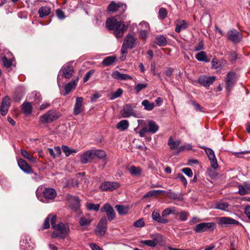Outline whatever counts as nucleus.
Segmentation results:
<instances>
[{"instance_id": "1", "label": "nucleus", "mask_w": 250, "mask_h": 250, "mask_svg": "<svg viewBox=\"0 0 250 250\" xmlns=\"http://www.w3.org/2000/svg\"><path fill=\"white\" fill-rule=\"evenodd\" d=\"M106 26L109 30H113L115 36L118 38L122 37L127 29L123 22L118 21L114 17L106 20Z\"/></svg>"}, {"instance_id": "2", "label": "nucleus", "mask_w": 250, "mask_h": 250, "mask_svg": "<svg viewBox=\"0 0 250 250\" xmlns=\"http://www.w3.org/2000/svg\"><path fill=\"white\" fill-rule=\"evenodd\" d=\"M53 229H55L52 233L51 236L53 238H64L69 232V227L67 223H59L53 226Z\"/></svg>"}, {"instance_id": "3", "label": "nucleus", "mask_w": 250, "mask_h": 250, "mask_svg": "<svg viewBox=\"0 0 250 250\" xmlns=\"http://www.w3.org/2000/svg\"><path fill=\"white\" fill-rule=\"evenodd\" d=\"M136 41L137 38L135 36L130 34L127 35L124 41L121 48L122 53L127 54V49H132L136 45Z\"/></svg>"}, {"instance_id": "4", "label": "nucleus", "mask_w": 250, "mask_h": 250, "mask_svg": "<svg viewBox=\"0 0 250 250\" xmlns=\"http://www.w3.org/2000/svg\"><path fill=\"white\" fill-rule=\"evenodd\" d=\"M136 104H128L124 105L120 113L124 118H128L130 116L137 117L134 109L136 107Z\"/></svg>"}, {"instance_id": "5", "label": "nucleus", "mask_w": 250, "mask_h": 250, "mask_svg": "<svg viewBox=\"0 0 250 250\" xmlns=\"http://www.w3.org/2000/svg\"><path fill=\"white\" fill-rule=\"evenodd\" d=\"M120 186V184L116 181H105L101 183L99 188L102 191H112L118 188Z\"/></svg>"}, {"instance_id": "6", "label": "nucleus", "mask_w": 250, "mask_h": 250, "mask_svg": "<svg viewBox=\"0 0 250 250\" xmlns=\"http://www.w3.org/2000/svg\"><path fill=\"white\" fill-rule=\"evenodd\" d=\"M59 117L58 113L56 111L49 110L40 117V122L43 124L51 122L57 120Z\"/></svg>"}, {"instance_id": "7", "label": "nucleus", "mask_w": 250, "mask_h": 250, "mask_svg": "<svg viewBox=\"0 0 250 250\" xmlns=\"http://www.w3.org/2000/svg\"><path fill=\"white\" fill-rule=\"evenodd\" d=\"M215 228V224L213 223H201L196 225L193 230L197 233H201L210 230H213Z\"/></svg>"}, {"instance_id": "8", "label": "nucleus", "mask_w": 250, "mask_h": 250, "mask_svg": "<svg viewBox=\"0 0 250 250\" xmlns=\"http://www.w3.org/2000/svg\"><path fill=\"white\" fill-rule=\"evenodd\" d=\"M228 40L234 43H237L242 41V34L237 30L233 29L227 32Z\"/></svg>"}, {"instance_id": "9", "label": "nucleus", "mask_w": 250, "mask_h": 250, "mask_svg": "<svg viewBox=\"0 0 250 250\" xmlns=\"http://www.w3.org/2000/svg\"><path fill=\"white\" fill-rule=\"evenodd\" d=\"M126 9V6L125 4L121 2L116 3L112 1L108 5L107 10L109 12H115L119 11L121 13H124Z\"/></svg>"}, {"instance_id": "10", "label": "nucleus", "mask_w": 250, "mask_h": 250, "mask_svg": "<svg viewBox=\"0 0 250 250\" xmlns=\"http://www.w3.org/2000/svg\"><path fill=\"white\" fill-rule=\"evenodd\" d=\"M236 73L233 72H229L228 73L225 79L226 89L228 91L230 92L232 88L234 86L236 81Z\"/></svg>"}, {"instance_id": "11", "label": "nucleus", "mask_w": 250, "mask_h": 250, "mask_svg": "<svg viewBox=\"0 0 250 250\" xmlns=\"http://www.w3.org/2000/svg\"><path fill=\"white\" fill-rule=\"evenodd\" d=\"M216 79L215 76L203 75L199 77L198 82L204 87H208L214 83Z\"/></svg>"}, {"instance_id": "12", "label": "nucleus", "mask_w": 250, "mask_h": 250, "mask_svg": "<svg viewBox=\"0 0 250 250\" xmlns=\"http://www.w3.org/2000/svg\"><path fill=\"white\" fill-rule=\"evenodd\" d=\"M107 220L105 217H102L98 223L95 233L96 235L102 236H104L106 230Z\"/></svg>"}, {"instance_id": "13", "label": "nucleus", "mask_w": 250, "mask_h": 250, "mask_svg": "<svg viewBox=\"0 0 250 250\" xmlns=\"http://www.w3.org/2000/svg\"><path fill=\"white\" fill-rule=\"evenodd\" d=\"M101 212H105L109 221L112 220L115 217V212L113 208L109 204H105L101 209Z\"/></svg>"}, {"instance_id": "14", "label": "nucleus", "mask_w": 250, "mask_h": 250, "mask_svg": "<svg viewBox=\"0 0 250 250\" xmlns=\"http://www.w3.org/2000/svg\"><path fill=\"white\" fill-rule=\"evenodd\" d=\"M10 105V99L8 96L4 97L0 107V112L2 116H5L8 112Z\"/></svg>"}, {"instance_id": "15", "label": "nucleus", "mask_w": 250, "mask_h": 250, "mask_svg": "<svg viewBox=\"0 0 250 250\" xmlns=\"http://www.w3.org/2000/svg\"><path fill=\"white\" fill-rule=\"evenodd\" d=\"M83 99L82 97H77L73 109V114L78 115L83 111L84 107L83 105Z\"/></svg>"}, {"instance_id": "16", "label": "nucleus", "mask_w": 250, "mask_h": 250, "mask_svg": "<svg viewBox=\"0 0 250 250\" xmlns=\"http://www.w3.org/2000/svg\"><path fill=\"white\" fill-rule=\"evenodd\" d=\"M57 219V217L55 215L51 214H49L45 219L43 227L42 229V230L46 229H49L50 227V223L49 221L51 222V224L52 226V228H53V226H54Z\"/></svg>"}, {"instance_id": "17", "label": "nucleus", "mask_w": 250, "mask_h": 250, "mask_svg": "<svg viewBox=\"0 0 250 250\" xmlns=\"http://www.w3.org/2000/svg\"><path fill=\"white\" fill-rule=\"evenodd\" d=\"M219 224L222 225L228 226L229 225H238L239 222L231 218L228 217H222L219 219Z\"/></svg>"}, {"instance_id": "18", "label": "nucleus", "mask_w": 250, "mask_h": 250, "mask_svg": "<svg viewBox=\"0 0 250 250\" xmlns=\"http://www.w3.org/2000/svg\"><path fill=\"white\" fill-rule=\"evenodd\" d=\"M111 75L114 79L120 81H128L133 79L132 76L126 74L121 73L118 71H114Z\"/></svg>"}, {"instance_id": "19", "label": "nucleus", "mask_w": 250, "mask_h": 250, "mask_svg": "<svg viewBox=\"0 0 250 250\" xmlns=\"http://www.w3.org/2000/svg\"><path fill=\"white\" fill-rule=\"evenodd\" d=\"M174 24L176 26L175 31L179 33L181 30L186 29L188 27V23L185 20H177L175 21Z\"/></svg>"}, {"instance_id": "20", "label": "nucleus", "mask_w": 250, "mask_h": 250, "mask_svg": "<svg viewBox=\"0 0 250 250\" xmlns=\"http://www.w3.org/2000/svg\"><path fill=\"white\" fill-rule=\"evenodd\" d=\"M94 159L92 150H88L83 153L81 157L80 161L82 164H86Z\"/></svg>"}, {"instance_id": "21", "label": "nucleus", "mask_w": 250, "mask_h": 250, "mask_svg": "<svg viewBox=\"0 0 250 250\" xmlns=\"http://www.w3.org/2000/svg\"><path fill=\"white\" fill-rule=\"evenodd\" d=\"M92 220L93 218L89 214H85L80 218L79 225L81 227H87Z\"/></svg>"}, {"instance_id": "22", "label": "nucleus", "mask_w": 250, "mask_h": 250, "mask_svg": "<svg viewBox=\"0 0 250 250\" xmlns=\"http://www.w3.org/2000/svg\"><path fill=\"white\" fill-rule=\"evenodd\" d=\"M211 66L213 69L221 70L226 65V61L223 60L219 61L215 58L212 59Z\"/></svg>"}, {"instance_id": "23", "label": "nucleus", "mask_w": 250, "mask_h": 250, "mask_svg": "<svg viewBox=\"0 0 250 250\" xmlns=\"http://www.w3.org/2000/svg\"><path fill=\"white\" fill-rule=\"evenodd\" d=\"M18 164L20 168L24 172L26 173H32L31 167L23 159H19L18 161Z\"/></svg>"}, {"instance_id": "24", "label": "nucleus", "mask_w": 250, "mask_h": 250, "mask_svg": "<svg viewBox=\"0 0 250 250\" xmlns=\"http://www.w3.org/2000/svg\"><path fill=\"white\" fill-rule=\"evenodd\" d=\"M42 193L44 198L47 200H53L57 195L55 190L52 188H45Z\"/></svg>"}, {"instance_id": "25", "label": "nucleus", "mask_w": 250, "mask_h": 250, "mask_svg": "<svg viewBox=\"0 0 250 250\" xmlns=\"http://www.w3.org/2000/svg\"><path fill=\"white\" fill-rule=\"evenodd\" d=\"M63 76L66 79L70 78L73 74V68L70 65H66L62 69Z\"/></svg>"}, {"instance_id": "26", "label": "nucleus", "mask_w": 250, "mask_h": 250, "mask_svg": "<svg viewBox=\"0 0 250 250\" xmlns=\"http://www.w3.org/2000/svg\"><path fill=\"white\" fill-rule=\"evenodd\" d=\"M152 217L154 220L160 223L166 224L168 222V220L167 219H165L161 217L159 213L155 210H154L152 213Z\"/></svg>"}, {"instance_id": "27", "label": "nucleus", "mask_w": 250, "mask_h": 250, "mask_svg": "<svg viewBox=\"0 0 250 250\" xmlns=\"http://www.w3.org/2000/svg\"><path fill=\"white\" fill-rule=\"evenodd\" d=\"M146 127L148 132L152 134L155 133L159 129V126L152 120L148 121Z\"/></svg>"}, {"instance_id": "28", "label": "nucleus", "mask_w": 250, "mask_h": 250, "mask_svg": "<svg viewBox=\"0 0 250 250\" xmlns=\"http://www.w3.org/2000/svg\"><path fill=\"white\" fill-rule=\"evenodd\" d=\"M21 111L25 115L30 114L32 111V106L29 102H24L21 105Z\"/></svg>"}, {"instance_id": "29", "label": "nucleus", "mask_w": 250, "mask_h": 250, "mask_svg": "<svg viewBox=\"0 0 250 250\" xmlns=\"http://www.w3.org/2000/svg\"><path fill=\"white\" fill-rule=\"evenodd\" d=\"M195 58L200 62H208L210 61L208 57L207 53L204 51H201L198 53L195 56Z\"/></svg>"}, {"instance_id": "30", "label": "nucleus", "mask_w": 250, "mask_h": 250, "mask_svg": "<svg viewBox=\"0 0 250 250\" xmlns=\"http://www.w3.org/2000/svg\"><path fill=\"white\" fill-rule=\"evenodd\" d=\"M78 80H73L67 83L65 87V94H68L73 89H74L77 85Z\"/></svg>"}, {"instance_id": "31", "label": "nucleus", "mask_w": 250, "mask_h": 250, "mask_svg": "<svg viewBox=\"0 0 250 250\" xmlns=\"http://www.w3.org/2000/svg\"><path fill=\"white\" fill-rule=\"evenodd\" d=\"M21 152L22 156L29 161L33 163H36V158L34 157L32 154H30L28 151L22 149H21Z\"/></svg>"}, {"instance_id": "32", "label": "nucleus", "mask_w": 250, "mask_h": 250, "mask_svg": "<svg viewBox=\"0 0 250 250\" xmlns=\"http://www.w3.org/2000/svg\"><path fill=\"white\" fill-rule=\"evenodd\" d=\"M128 170L130 173L134 176H139L141 174L142 169L140 167H136L132 166L128 167Z\"/></svg>"}, {"instance_id": "33", "label": "nucleus", "mask_w": 250, "mask_h": 250, "mask_svg": "<svg viewBox=\"0 0 250 250\" xmlns=\"http://www.w3.org/2000/svg\"><path fill=\"white\" fill-rule=\"evenodd\" d=\"M51 12L50 8L48 6H43L41 7L38 13L41 18H43L50 14Z\"/></svg>"}, {"instance_id": "34", "label": "nucleus", "mask_w": 250, "mask_h": 250, "mask_svg": "<svg viewBox=\"0 0 250 250\" xmlns=\"http://www.w3.org/2000/svg\"><path fill=\"white\" fill-rule=\"evenodd\" d=\"M129 126V122L127 120H123L119 122L117 125L116 127L122 131H125L126 130Z\"/></svg>"}, {"instance_id": "35", "label": "nucleus", "mask_w": 250, "mask_h": 250, "mask_svg": "<svg viewBox=\"0 0 250 250\" xmlns=\"http://www.w3.org/2000/svg\"><path fill=\"white\" fill-rule=\"evenodd\" d=\"M115 208L120 215L126 214L129 210L128 207L122 205H116Z\"/></svg>"}, {"instance_id": "36", "label": "nucleus", "mask_w": 250, "mask_h": 250, "mask_svg": "<svg viewBox=\"0 0 250 250\" xmlns=\"http://www.w3.org/2000/svg\"><path fill=\"white\" fill-rule=\"evenodd\" d=\"M142 104L144 107V109L147 111H151L154 108L155 104L153 103H150L147 100H144L142 102Z\"/></svg>"}, {"instance_id": "37", "label": "nucleus", "mask_w": 250, "mask_h": 250, "mask_svg": "<svg viewBox=\"0 0 250 250\" xmlns=\"http://www.w3.org/2000/svg\"><path fill=\"white\" fill-rule=\"evenodd\" d=\"M229 204L227 202L224 201H221L217 202L215 204V207H214V208L216 209H221L224 211H227L228 210L227 209L229 208Z\"/></svg>"}, {"instance_id": "38", "label": "nucleus", "mask_w": 250, "mask_h": 250, "mask_svg": "<svg viewBox=\"0 0 250 250\" xmlns=\"http://www.w3.org/2000/svg\"><path fill=\"white\" fill-rule=\"evenodd\" d=\"M140 243L150 247H155L158 244V239L154 238L153 240H142Z\"/></svg>"}, {"instance_id": "39", "label": "nucleus", "mask_w": 250, "mask_h": 250, "mask_svg": "<svg viewBox=\"0 0 250 250\" xmlns=\"http://www.w3.org/2000/svg\"><path fill=\"white\" fill-rule=\"evenodd\" d=\"M115 56H111L106 57L103 61L102 63L104 66H109L112 64L116 60Z\"/></svg>"}, {"instance_id": "40", "label": "nucleus", "mask_w": 250, "mask_h": 250, "mask_svg": "<svg viewBox=\"0 0 250 250\" xmlns=\"http://www.w3.org/2000/svg\"><path fill=\"white\" fill-rule=\"evenodd\" d=\"M178 213L175 207H170L166 208L162 212V216L165 217L170 214H177Z\"/></svg>"}, {"instance_id": "41", "label": "nucleus", "mask_w": 250, "mask_h": 250, "mask_svg": "<svg viewBox=\"0 0 250 250\" xmlns=\"http://www.w3.org/2000/svg\"><path fill=\"white\" fill-rule=\"evenodd\" d=\"M180 144L181 141L180 140L174 141L171 137L169 138L168 145L170 146L171 149L176 148L178 146H179Z\"/></svg>"}, {"instance_id": "42", "label": "nucleus", "mask_w": 250, "mask_h": 250, "mask_svg": "<svg viewBox=\"0 0 250 250\" xmlns=\"http://www.w3.org/2000/svg\"><path fill=\"white\" fill-rule=\"evenodd\" d=\"M156 43L159 46H164L167 44L166 39L164 36H158L156 38Z\"/></svg>"}, {"instance_id": "43", "label": "nucleus", "mask_w": 250, "mask_h": 250, "mask_svg": "<svg viewBox=\"0 0 250 250\" xmlns=\"http://www.w3.org/2000/svg\"><path fill=\"white\" fill-rule=\"evenodd\" d=\"M62 148L66 157L69 156L71 153H75L77 152L76 149H70L68 146L65 145L62 146Z\"/></svg>"}, {"instance_id": "44", "label": "nucleus", "mask_w": 250, "mask_h": 250, "mask_svg": "<svg viewBox=\"0 0 250 250\" xmlns=\"http://www.w3.org/2000/svg\"><path fill=\"white\" fill-rule=\"evenodd\" d=\"M94 158L97 157L99 158H104L106 156L105 152L102 150H92Z\"/></svg>"}, {"instance_id": "45", "label": "nucleus", "mask_w": 250, "mask_h": 250, "mask_svg": "<svg viewBox=\"0 0 250 250\" xmlns=\"http://www.w3.org/2000/svg\"><path fill=\"white\" fill-rule=\"evenodd\" d=\"M86 207L89 210H94L97 211L99 210L100 206L99 204H94L93 203H86Z\"/></svg>"}, {"instance_id": "46", "label": "nucleus", "mask_w": 250, "mask_h": 250, "mask_svg": "<svg viewBox=\"0 0 250 250\" xmlns=\"http://www.w3.org/2000/svg\"><path fill=\"white\" fill-rule=\"evenodd\" d=\"M123 93V90L121 88H118L117 91L112 92L111 94V100L115 99L122 96Z\"/></svg>"}, {"instance_id": "47", "label": "nucleus", "mask_w": 250, "mask_h": 250, "mask_svg": "<svg viewBox=\"0 0 250 250\" xmlns=\"http://www.w3.org/2000/svg\"><path fill=\"white\" fill-rule=\"evenodd\" d=\"M70 202L73 204V206L76 208H79L80 199L78 197L73 196L69 199Z\"/></svg>"}, {"instance_id": "48", "label": "nucleus", "mask_w": 250, "mask_h": 250, "mask_svg": "<svg viewBox=\"0 0 250 250\" xmlns=\"http://www.w3.org/2000/svg\"><path fill=\"white\" fill-rule=\"evenodd\" d=\"M173 69L171 68H167L165 72L166 75V80L168 82H171L170 77L172 75Z\"/></svg>"}, {"instance_id": "49", "label": "nucleus", "mask_w": 250, "mask_h": 250, "mask_svg": "<svg viewBox=\"0 0 250 250\" xmlns=\"http://www.w3.org/2000/svg\"><path fill=\"white\" fill-rule=\"evenodd\" d=\"M2 61L4 67L9 68L12 64V60L8 59L6 57H3L2 58Z\"/></svg>"}, {"instance_id": "50", "label": "nucleus", "mask_w": 250, "mask_h": 250, "mask_svg": "<svg viewBox=\"0 0 250 250\" xmlns=\"http://www.w3.org/2000/svg\"><path fill=\"white\" fill-rule=\"evenodd\" d=\"M167 12L166 9L164 8H161L159 11V18L160 19L163 20L167 16Z\"/></svg>"}, {"instance_id": "51", "label": "nucleus", "mask_w": 250, "mask_h": 250, "mask_svg": "<svg viewBox=\"0 0 250 250\" xmlns=\"http://www.w3.org/2000/svg\"><path fill=\"white\" fill-rule=\"evenodd\" d=\"M201 148L205 150L206 153L207 154L209 159L212 158H213L214 157H215L214 151L211 149L206 148L204 146L201 147Z\"/></svg>"}, {"instance_id": "52", "label": "nucleus", "mask_w": 250, "mask_h": 250, "mask_svg": "<svg viewBox=\"0 0 250 250\" xmlns=\"http://www.w3.org/2000/svg\"><path fill=\"white\" fill-rule=\"evenodd\" d=\"M163 192H164L163 190H151L145 195L144 198L156 196Z\"/></svg>"}, {"instance_id": "53", "label": "nucleus", "mask_w": 250, "mask_h": 250, "mask_svg": "<svg viewBox=\"0 0 250 250\" xmlns=\"http://www.w3.org/2000/svg\"><path fill=\"white\" fill-rule=\"evenodd\" d=\"M204 49V42L203 40H201L195 46L194 51H199L202 50Z\"/></svg>"}, {"instance_id": "54", "label": "nucleus", "mask_w": 250, "mask_h": 250, "mask_svg": "<svg viewBox=\"0 0 250 250\" xmlns=\"http://www.w3.org/2000/svg\"><path fill=\"white\" fill-rule=\"evenodd\" d=\"M147 86V84L146 83H139L136 85L135 89L136 91V93H138L143 89L146 88Z\"/></svg>"}, {"instance_id": "55", "label": "nucleus", "mask_w": 250, "mask_h": 250, "mask_svg": "<svg viewBox=\"0 0 250 250\" xmlns=\"http://www.w3.org/2000/svg\"><path fill=\"white\" fill-rule=\"evenodd\" d=\"M94 71L93 69L90 70L88 72H87L84 75L83 81L84 83H85L88 81V80L90 78L92 75L94 74Z\"/></svg>"}, {"instance_id": "56", "label": "nucleus", "mask_w": 250, "mask_h": 250, "mask_svg": "<svg viewBox=\"0 0 250 250\" xmlns=\"http://www.w3.org/2000/svg\"><path fill=\"white\" fill-rule=\"evenodd\" d=\"M145 223L143 219H140L135 221L133 226L136 228H142L145 226Z\"/></svg>"}, {"instance_id": "57", "label": "nucleus", "mask_w": 250, "mask_h": 250, "mask_svg": "<svg viewBox=\"0 0 250 250\" xmlns=\"http://www.w3.org/2000/svg\"><path fill=\"white\" fill-rule=\"evenodd\" d=\"M188 213L185 211H182L179 213L180 220L182 221H185L187 220Z\"/></svg>"}, {"instance_id": "58", "label": "nucleus", "mask_w": 250, "mask_h": 250, "mask_svg": "<svg viewBox=\"0 0 250 250\" xmlns=\"http://www.w3.org/2000/svg\"><path fill=\"white\" fill-rule=\"evenodd\" d=\"M239 188V193L241 195H244L245 194H248V191H247V189H246V188L244 186L239 185L238 186Z\"/></svg>"}, {"instance_id": "59", "label": "nucleus", "mask_w": 250, "mask_h": 250, "mask_svg": "<svg viewBox=\"0 0 250 250\" xmlns=\"http://www.w3.org/2000/svg\"><path fill=\"white\" fill-rule=\"evenodd\" d=\"M182 171L184 172L186 175H187L189 177H191L193 175L192 171L191 169L188 167L184 168L182 169Z\"/></svg>"}, {"instance_id": "60", "label": "nucleus", "mask_w": 250, "mask_h": 250, "mask_svg": "<svg viewBox=\"0 0 250 250\" xmlns=\"http://www.w3.org/2000/svg\"><path fill=\"white\" fill-rule=\"evenodd\" d=\"M176 178L179 179L186 186L187 185V181L184 176L181 173L177 174Z\"/></svg>"}, {"instance_id": "61", "label": "nucleus", "mask_w": 250, "mask_h": 250, "mask_svg": "<svg viewBox=\"0 0 250 250\" xmlns=\"http://www.w3.org/2000/svg\"><path fill=\"white\" fill-rule=\"evenodd\" d=\"M210 161V164L211 167L214 168L216 169L218 167V163L217 161V159L215 157H214L213 158H210L209 159Z\"/></svg>"}, {"instance_id": "62", "label": "nucleus", "mask_w": 250, "mask_h": 250, "mask_svg": "<svg viewBox=\"0 0 250 250\" xmlns=\"http://www.w3.org/2000/svg\"><path fill=\"white\" fill-rule=\"evenodd\" d=\"M191 104L194 107L195 110L197 111H201L202 109V107L200 106L199 104L195 102L194 101L191 100Z\"/></svg>"}, {"instance_id": "63", "label": "nucleus", "mask_w": 250, "mask_h": 250, "mask_svg": "<svg viewBox=\"0 0 250 250\" xmlns=\"http://www.w3.org/2000/svg\"><path fill=\"white\" fill-rule=\"evenodd\" d=\"M192 149V146L190 144H187L182 146H181L179 150L180 151H183L184 150H191Z\"/></svg>"}, {"instance_id": "64", "label": "nucleus", "mask_w": 250, "mask_h": 250, "mask_svg": "<svg viewBox=\"0 0 250 250\" xmlns=\"http://www.w3.org/2000/svg\"><path fill=\"white\" fill-rule=\"evenodd\" d=\"M89 246L92 250H102V248L95 243H90Z\"/></svg>"}]
</instances>
